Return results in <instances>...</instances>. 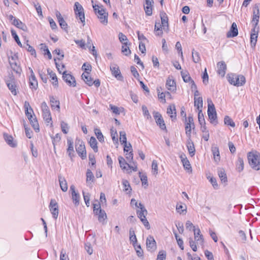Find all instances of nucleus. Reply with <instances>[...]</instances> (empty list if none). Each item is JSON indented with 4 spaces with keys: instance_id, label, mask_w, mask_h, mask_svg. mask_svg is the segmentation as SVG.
Wrapping results in <instances>:
<instances>
[{
    "instance_id": "1",
    "label": "nucleus",
    "mask_w": 260,
    "mask_h": 260,
    "mask_svg": "<svg viewBox=\"0 0 260 260\" xmlns=\"http://www.w3.org/2000/svg\"><path fill=\"white\" fill-rule=\"evenodd\" d=\"M249 164L251 167L256 170H260V153L257 151L250 152L247 154Z\"/></svg>"
},
{
    "instance_id": "2",
    "label": "nucleus",
    "mask_w": 260,
    "mask_h": 260,
    "mask_svg": "<svg viewBox=\"0 0 260 260\" xmlns=\"http://www.w3.org/2000/svg\"><path fill=\"white\" fill-rule=\"evenodd\" d=\"M227 79L231 84L236 86H243L246 81L244 76L241 75H237L232 73L227 75Z\"/></svg>"
},
{
    "instance_id": "3",
    "label": "nucleus",
    "mask_w": 260,
    "mask_h": 260,
    "mask_svg": "<svg viewBox=\"0 0 260 260\" xmlns=\"http://www.w3.org/2000/svg\"><path fill=\"white\" fill-rule=\"evenodd\" d=\"M94 12L97 15L101 23L104 25H107L108 23V13L103 8L102 6H99L98 5H92Z\"/></svg>"
},
{
    "instance_id": "4",
    "label": "nucleus",
    "mask_w": 260,
    "mask_h": 260,
    "mask_svg": "<svg viewBox=\"0 0 260 260\" xmlns=\"http://www.w3.org/2000/svg\"><path fill=\"white\" fill-rule=\"evenodd\" d=\"M208 103V115L210 122L214 125L217 124V114L214 105L213 104L212 100L210 99H207Z\"/></svg>"
},
{
    "instance_id": "5",
    "label": "nucleus",
    "mask_w": 260,
    "mask_h": 260,
    "mask_svg": "<svg viewBox=\"0 0 260 260\" xmlns=\"http://www.w3.org/2000/svg\"><path fill=\"white\" fill-rule=\"evenodd\" d=\"M75 148L78 155L82 159H84L86 158V151L84 143L83 141L76 139L75 141Z\"/></svg>"
},
{
    "instance_id": "6",
    "label": "nucleus",
    "mask_w": 260,
    "mask_h": 260,
    "mask_svg": "<svg viewBox=\"0 0 260 260\" xmlns=\"http://www.w3.org/2000/svg\"><path fill=\"white\" fill-rule=\"evenodd\" d=\"M41 108L44 120L48 123L51 122L52 121L51 113L47 103L45 102H43L41 104Z\"/></svg>"
},
{
    "instance_id": "7",
    "label": "nucleus",
    "mask_w": 260,
    "mask_h": 260,
    "mask_svg": "<svg viewBox=\"0 0 260 260\" xmlns=\"http://www.w3.org/2000/svg\"><path fill=\"white\" fill-rule=\"evenodd\" d=\"M74 11L76 17H78L82 23H83V25H84L85 16L84 9L82 6L78 2H76L75 3Z\"/></svg>"
},
{
    "instance_id": "8",
    "label": "nucleus",
    "mask_w": 260,
    "mask_h": 260,
    "mask_svg": "<svg viewBox=\"0 0 260 260\" xmlns=\"http://www.w3.org/2000/svg\"><path fill=\"white\" fill-rule=\"evenodd\" d=\"M197 239H194V241L192 238L189 239V245L193 251H197V245L198 246H203L204 239L203 235L197 236Z\"/></svg>"
},
{
    "instance_id": "9",
    "label": "nucleus",
    "mask_w": 260,
    "mask_h": 260,
    "mask_svg": "<svg viewBox=\"0 0 260 260\" xmlns=\"http://www.w3.org/2000/svg\"><path fill=\"white\" fill-rule=\"evenodd\" d=\"M6 84L12 94L16 95L17 94L16 90V81L13 76H10L6 80Z\"/></svg>"
},
{
    "instance_id": "10",
    "label": "nucleus",
    "mask_w": 260,
    "mask_h": 260,
    "mask_svg": "<svg viewBox=\"0 0 260 260\" xmlns=\"http://www.w3.org/2000/svg\"><path fill=\"white\" fill-rule=\"evenodd\" d=\"M253 15L251 23L253 27H257L259 19V10L258 4H255L253 8Z\"/></svg>"
},
{
    "instance_id": "11",
    "label": "nucleus",
    "mask_w": 260,
    "mask_h": 260,
    "mask_svg": "<svg viewBox=\"0 0 260 260\" xmlns=\"http://www.w3.org/2000/svg\"><path fill=\"white\" fill-rule=\"evenodd\" d=\"M137 214L138 217L140 219L145 228L147 230L150 229V226L149 223L146 218V215L147 214V210H144V211H143V210H138L137 211Z\"/></svg>"
},
{
    "instance_id": "12",
    "label": "nucleus",
    "mask_w": 260,
    "mask_h": 260,
    "mask_svg": "<svg viewBox=\"0 0 260 260\" xmlns=\"http://www.w3.org/2000/svg\"><path fill=\"white\" fill-rule=\"evenodd\" d=\"M49 208L53 217L55 219H56L58 216V204L55 200H51Z\"/></svg>"
},
{
    "instance_id": "13",
    "label": "nucleus",
    "mask_w": 260,
    "mask_h": 260,
    "mask_svg": "<svg viewBox=\"0 0 260 260\" xmlns=\"http://www.w3.org/2000/svg\"><path fill=\"white\" fill-rule=\"evenodd\" d=\"M110 68L112 75L118 80H123V76L120 73L119 67L117 64L114 63L111 64Z\"/></svg>"
},
{
    "instance_id": "14",
    "label": "nucleus",
    "mask_w": 260,
    "mask_h": 260,
    "mask_svg": "<svg viewBox=\"0 0 260 260\" xmlns=\"http://www.w3.org/2000/svg\"><path fill=\"white\" fill-rule=\"evenodd\" d=\"M146 247L148 251L154 252L156 249V243L153 236L149 235L146 239Z\"/></svg>"
},
{
    "instance_id": "15",
    "label": "nucleus",
    "mask_w": 260,
    "mask_h": 260,
    "mask_svg": "<svg viewBox=\"0 0 260 260\" xmlns=\"http://www.w3.org/2000/svg\"><path fill=\"white\" fill-rule=\"evenodd\" d=\"M62 78L67 84L70 86L75 87L76 82L75 78L70 74H67L66 71H63Z\"/></svg>"
},
{
    "instance_id": "16",
    "label": "nucleus",
    "mask_w": 260,
    "mask_h": 260,
    "mask_svg": "<svg viewBox=\"0 0 260 260\" xmlns=\"http://www.w3.org/2000/svg\"><path fill=\"white\" fill-rule=\"evenodd\" d=\"M153 116L155 119L156 123L159 125L160 128L162 130L166 129V124L161 115L159 112H155L153 113Z\"/></svg>"
},
{
    "instance_id": "17",
    "label": "nucleus",
    "mask_w": 260,
    "mask_h": 260,
    "mask_svg": "<svg viewBox=\"0 0 260 260\" xmlns=\"http://www.w3.org/2000/svg\"><path fill=\"white\" fill-rule=\"evenodd\" d=\"M70 190L71 191L73 202L75 206H78L80 203V194L76 191L75 187L73 185L71 186Z\"/></svg>"
},
{
    "instance_id": "18",
    "label": "nucleus",
    "mask_w": 260,
    "mask_h": 260,
    "mask_svg": "<svg viewBox=\"0 0 260 260\" xmlns=\"http://www.w3.org/2000/svg\"><path fill=\"white\" fill-rule=\"evenodd\" d=\"M160 17L161 19V26L165 31H168L169 30V23L168 18L166 13L164 12H160Z\"/></svg>"
},
{
    "instance_id": "19",
    "label": "nucleus",
    "mask_w": 260,
    "mask_h": 260,
    "mask_svg": "<svg viewBox=\"0 0 260 260\" xmlns=\"http://www.w3.org/2000/svg\"><path fill=\"white\" fill-rule=\"evenodd\" d=\"M258 31V27H253L251 30V33L250 35V44L251 47L252 48H254L256 45Z\"/></svg>"
},
{
    "instance_id": "20",
    "label": "nucleus",
    "mask_w": 260,
    "mask_h": 260,
    "mask_svg": "<svg viewBox=\"0 0 260 260\" xmlns=\"http://www.w3.org/2000/svg\"><path fill=\"white\" fill-rule=\"evenodd\" d=\"M56 16L57 18L60 27L67 32L68 24L64 20L63 18L62 17L60 13L58 11L56 12Z\"/></svg>"
},
{
    "instance_id": "21",
    "label": "nucleus",
    "mask_w": 260,
    "mask_h": 260,
    "mask_svg": "<svg viewBox=\"0 0 260 260\" xmlns=\"http://www.w3.org/2000/svg\"><path fill=\"white\" fill-rule=\"evenodd\" d=\"M217 65L218 74L221 76V77H223L225 74L226 70V65L225 63L223 61H219L217 63Z\"/></svg>"
},
{
    "instance_id": "22",
    "label": "nucleus",
    "mask_w": 260,
    "mask_h": 260,
    "mask_svg": "<svg viewBox=\"0 0 260 260\" xmlns=\"http://www.w3.org/2000/svg\"><path fill=\"white\" fill-rule=\"evenodd\" d=\"M238 34V30L237 24L235 22H233L231 25L230 31L226 34L228 38H233L236 37Z\"/></svg>"
},
{
    "instance_id": "23",
    "label": "nucleus",
    "mask_w": 260,
    "mask_h": 260,
    "mask_svg": "<svg viewBox=\"0 0 260 260\" xmlns=\"http://www.w3.org/2000/svg\"><path fill=\"white\" fill-rule=\"evenodd\" d=\"M166 88L171 91H175L176 90V83L172 79V77H168L166 83Z\"/></svg>"
},
{
    "instance_id": "24",
    "label": "nucleus",
    "mask_w": 260,
    "mask_h": 260,
    "mask_svg": "<svg viewBox=\"0 0 260 260\" xmlns=\"http://www.w3.org/2000/svg\"><path fill=\"white\" fill-rule=\"evenodd\" d=\"M153 0H145V5H144V10L145 13L148 16H151L152 14V4Z\"/></svg>"
},
{
    "instance_id": "25",
    "label": "nucleus",
    "mask_w": 260,
    "mask_h": 260,
    "mask_svg": "<svg viewBox=\"0 0 260 260\" xmlns=\"http://www.w3.org/2000/svg\"><path fill=\"white\" fill-rule=\"evenodd\" d=\"M67 144L68 145V148L67 149V153L68 154V155L70 157L71 160H73V158L74 156V150L73 142L72 140L68 139L67 140Z\"/></svg>"
},
{
    "instance_id": "26",
    "label": "nucleus",
    "mask_w": 260,
    "mask_h": 260,
    "mask_svg": "<svg viewBox=\"0 0 260 260\" xmlns=\"http://www.w3.org/2000/svg\"><path fill=\"white\" fill-rule=\"evenodd\" d=\"M181 161L183 166L185 170L191 171V167L190 164L189 160H188L186 155L184 153H182L180 155Z\"/></svg>"
},
{
    "instance_id": "27",
    "label": "nucleus",
    "mask_w": 260,
    "mask_h": 260,
    "mask_svg": "<svg viewBox=\"0 0 260 260\" xmlns=\"http://www.w3.org/2000/svg\"><path fill=\"white\" fill-rule=\"evenodd\" d=\"M50 102L52 110L56 109L58 111L60 110L59 101L56 100L53 96H50Z\"/></svg>"
},
{
    "instance_id": "28",
    "label": "nucleus",
    "mask_w": 260,
    "mask_h": 260,
    "mask_svg": "<svg viewBox=\"0 0 260 260\" xmlns=\"http://www.w3.org/2000/svg\"><path fill=\"white\" fill-rule=\"evenodd\" d=\"M25 108V112L28 119L32 118V113H34L32 109L30 106V105L28 102L25 101L24 105Z\"/></svg>"
},
{
    "instance_id": "29",
    "label": "nucleus",
    "mask_w": 260,
    "mask_h": 260,
    "mask_svg": "<svg viewBox=\"0 0 260 260\" xmlns=\"http://www.w3.org/2000/svg\"><path fill=\"white\" fill-rule=\"evenodd\" d=\"M89 74L90 73L89 72L83 73L82 75V78L86 84H87L89 86H91L93 85V80L89 76Z\"/></svg>"
},
{
    "instance_id": "30",
    "label": "nucleus",
    "mask_w": 260,
    "mask_h": 260,
    "mask_svg": "<svg viewBox=\"0 0 260 260\" xmlns=\"http://www.w3.org/2000/svg\"><path fill=\"white\" fill-rule=\"evenodd\" d=\"M167 114L170 116L172 120H174L176 119V112L175 105H171L167 108Z\"/></svg>"
},
{
    "instance_id": "31",
    "label": "nucleus",
    "mask_w": 260,
    "mask_h": 260,
    "mask_svg": "<svg viewBox=\"0 0 260 260\" xmlns=\"http://www.w3.org/2000/svg\"><path fill=\"white\" fill-rule=\"evenodd\" d=\"M12 24L17 27L24 31H25L27 29L26 25L17 18L14 19V21L12 22Z\"/></svg>"
},
{
    "instance_id": "32",
    "label": "nucleus",
    "mask_w": 260,
    "mask_h": 260,
    "mask_svg": "<svg viewBox=\"0 0 260 260\" xmlns=\"http://www.w3.org/2000/svg\"><path fill=\"white\" fill-rule=\"evenodd\" d=\"M211 150L215 162H218L220 160V154L219 149L217 146H212Z\"/></svg>"
},
{
    "instance_id": "33",
    "label": "nucleus",
    "mask_w": 260,
    "mask_h": 260,
    "mask_svg": "<svg viewBox=\"0 0 260 260\" xmlns=\"http://www.w3.org/2000/svg\"><path fill=\"white\" fill-rule=\"evenodd\" d=\"M29 87L31 89H36L38 87V81L35 75L29 77Z\"/></svg>"
},
{
    "instance_id": "34",
    "label": "nucleus",
    "mask_w": 260,
    "mask_h": 260,
    "mask_svg": "<svg viewBox=\"0 0 260 260\" xmlns=\"http://www.w3.org/2000/svg\"><path fill=\"white\" fill-rule=\"evenodd\" d=\"M59 185L60 186V188L61 190L65 192L67 191L68 190V185L67 181L64 177H62L61 176H59Z\"/></svg>"
},
{
    "instance_id": "35",
    "label": "nucleus",
    "mask_w": 260,
    "mask_h": 260,
    "mask_svg": "<svg viewBox=\"0 0 260 260\" xmlns=\"http://www.w3.org/2000/svg\"><path fill=\"white\" fill-rule=\"evenodd\" d=\"M90 147L92 148L94 152H97L98 151V147L97 146V141L94 137H91L89 141Z\"/></svg>"
},
{
    "instance_id": "36",
    "label": "nucleus",
    "mask_w": 260,
    "mask_h": 260,
    "mask_svg": "<svg viewBox=\"0 0 260 260\" xmlns=\"http://www.w3.org/2000/svg\"><path fill=\"white\" fill-rule=\"evenodd\" d=\"M9 63L13 70L17 74H20L21 72V69L18 64L16 61H14V63H12V60H9Z\"/></svg>"
},
{
    "instance_id": "37",
    "label": "nucleus",
    "mask_w": 260,
    "mask_h": 260,
    "mask_svg": "<svg viewBox=\"0 0 260 260\" xmlns=\"http://www.w3.org/2000/svg\"><path fill=\"white\" fill-rule=\"evenodd\" d=\"M194 105L197 107L198 110H202L203 107V99L201 96L194 98Z\"/></svg>"
},
{
    "instance_id": "38",
    "label": "nucleus",
    "mask_w": 260,
    "mask_h": 260,
    "mask_svg": "<svg viewBox=\"0 0 260 260\" xmlns=\"http://www.w3.org/2000/svg\"><path fill=\"white\" fill-rule=\"evenodd\" d=\"M40 49L44 52V55H47L48 56L49 59H51L52 58L51 54L45 44L42 43L40 44Z\"/></svg>"
},
{
    "instance_id": "39",
    "label": "nucleus",
    "mask_w": 260,
    "mask_h": 260,
    "mask_svg": "<svg viewBox=\"0 0 260 260\" xmlns=\"http://www.w3.org/2000/svg\"><path fill=\"white\" fill-rule=\"evenodd\" d=\"M187 147L189 154L191 156H193L194 155L195 153V148L193 142H191L190 140L188 141L187 144Z\"/></svg>"
},
{
    "instance_id": "40",
    "label": "nucleus",
    "mask_w": 260,
    "mask_h": 260,
    "mask_svg": "<svg viewBox=\"0 0 260 260\" xmlns=\"http://www.w3.org/2000/svg\"><path fill=\"white\" fill-rule=\"evenodd\" d=\"M118 160L120 167L122 169L127 170V166L128 167H131V166L125 161L124 158L123 157L119 156L118 157Z\"/></svg>"
},
{
    "instance_id": "41",
    "label": "nucleus",
    "mask_w": 260,
    "mask_h": 260,
    "mask_svg": "<svg viewBox=\"0 0 260 260\" xmlns=\"http://www.w3.org/2000/svg\"><path fill=\"white\" fill-rule=\"evenodd\" d=\"M29 120L32 126L36 132H38L39 131V125L38 122L36 119V117H33L31 119H28Z\"/></svg>"
},
{
    "instance_id": "42",
    "label": "nucleus",
    "mask_w": 260,
    "mask_h": 260,
    "mask_svg": "<svg viewBox=\"0 0 260 260\" xmlns=\"http://www.w3.org/2000/svg\"><path fill=\"white\" fill-rule=\"evenodd\" d=\"M4 137L7 144L12 147H15L16 145L13 142V138L11 136L5 134Z\"/></svg>"
},
{
    "instance_id": "43",
    "label": "nucleus",
    "mask_w": 260,
    "mask_h": 260,
    "mask_svg": "<svg viewBox=\"0 0 260 260\" xmlns=\"http://www.w3.org/2000/svg\"><path fill=\"white\" fill-rule=\"evenodd\" d=\"M96 215L98 216V220L100 222H103L107 218L106 213L103 210L100 209Z\"/></svg>"
},
{
    "instance_id": "44",
    "label": "nucleus",
    "mask_w": 260,
    "mask_h": 260,
    "mask_svg": "<svg viewBox=\"0 0 260 260\" xmlns=\"http://www.w3.org/2000/svg\"><path fill=\"white\" fill-rule=\"evenodd\" d=\"M237 169L238 172H240L244 169V161L243 158L239 157L236 164Z\"/></svg>"
},
{
    "instance_id": "45",
    "label": "nucleus",
    "mask_w": 260,
    "mask_h": 260,
    "mask_svg": "<svg viewBox=\"0 0 260 260\" xmlns=\"http://www.w3.org/2000/svg\"><path fill=\"white\" fill-rule=\"evenodd\" d=\"M122 183L123 186V190L127 191V193L131 192L132 188L131 187L129 182L125 179H123Z\"/></svg>"
},
{
    "instance_id": "46",
    "label": "nucleus",
    "mask_w": 260,
    "mask_h": 260,
    "mask_svg": "<svg viewBox=\"0 0 260 260\" xmlns=\"http://www.w3.org/2000/svg\"><path fill=\"white\" fill-rule=\"evenodd\" d=\"M121 52L126 56L131 54V50L128 46V43H123L121 48Z\"/></svg>"
},
{
    "instance_id": "47",
    "label": "nucleus",
    "mask_w": 260,
    "mask_h": 260,
    "mask_svg": "<svg viewBox=\"0 0 260 260\" xmlns=\"http://www.w3.org/2000/svg\"><path fill=\"white\" fill-rule=\"evenodd\" d=\"M192 57L194 62L198 63L200 60V54L198 52L193 49L192 50Z\"/></svg>"
},
{
    "instance_id": "48",
    "label": "nucleus",
    "mask_w": 260,
    "mask_h": 260,
    "mask_svg": "<svg viewBox=\"0 0 260 260\" xmlns=\"http://www.w3.org/2000/svg\"><path fill=\"white\" fill-rule=\"evenodd\" d=\"M94 133L99 141L101 142H104V138L101 130L99 128H95Z\"/></svg>"
},
{
    "instance_id": "49",
    "label": "nucleus",
    "mask_w": 260,
    "mask_h": 260,
    "mask_svg": "<svg viewBox=\"0 0 260 260\" xmlns=\"http://www.w3.org/2000/svg\"><path fill=\"white\" fill-rule=\"evenodd\" d=\"M86 175L87 183H89V182H92L93 181L94 176L90 170L87 169Z\"/></svg>"
},
{
    "instance_id": "50",
    "label": "nucleus",
    "mask_w": 260,
    "mask_h": 260,
    "mask_svg": "<svg viewBox=\"0 0 260 260\" xmlns=\"http://www.w3.org/2000/svg\"><path fill=\"white\" fill-rule=\"evenodd\" d=\"M224 124L234 127L235 126V123L233 120L228 116H225L224 119Z\"/></svg>"
},
{
    "instance_id": "51",
    "label": "nucleus",
    "mask_w": 260,
    "mask_h": 260,
    "mask_svg": "<svg viewBox=\"0 0 260 260\" xmlns=\"http://www.w3.org/2000/svg\"><path fill=\"white\" fill-rule=\"evenodd\" d=\"M198 111V119L199 123L201 125H205L206 124V122L202 110H199Z\"/></svg>"
},
{
    "instance_id": "52",
    "label": "nucleus",
    "mask_w": 260,
    "mask_h": 260,
    "mask_svg": "<svg viewBox=\"0 0 260 260\" xmlns=\"http://www.w3.org/2000/svg\"><path fill=\"white\" fill-rule=\"evenodd\" d=\"M181 76L185 82H191L192 80L189 75L186 72H181Z\"/></svg>"
},
{
    "instance_id": "53",
    "label": "nucleus",
    "mask_w": 260,
    "mask_h": 260,
    "mask_svg": "<svg viewBox=\"0 0 260 260\" xmlns=\"http://www.w3.org/2000/svg\"><path fill=\"white\" fill-rule=\"evenodd\" d=\"M193 128V126L189 123H186L185 122V133L187 136L190 139L191 137V128Z\"/></svg>"
},
{
    "instance_id": "54",
    "label": "nucleus",
    "mask_w": 260,
    "mask_h": 260,
    "mask_svg": "<svg viewBox=\"0 0 260 260\" xmlns=\"http://www.w3.org/2000/svg\"><path fill=\"white\" fill-rule=\"evenodd\" d=\"M218 175L222 182H226L227 181L226 175L224 171L221 170L218 171Z\"/></svg>"
},
{
    "instance_id": "55",
    "label": "nucleus",
    "mask_w": 260,
    "mask_h": 260,
    "mask_svg": "<svg viewBox=\"0 0 260 260\" xmlns=\"http://www.w3.org/2000/svg\"><path fill=\"white\" fill-rule=\"evenodd\" d=\"M119 141L121 144H126V143L127 142L126 133L125 132L121 131L120 132Z\"/></svg>"
},
{
    "instance_id": "56",
    "label": "nucleus",
    "mask_w": 260,
    "mask_h": 260,
    "mask_svg": "<svg viewBox=\"0 0 260 260\" xmlns=\"http://www.w3.org/2000/svg\"><path fill=\"white\" fill-rule=\"evenodd\" d=\"M32 4L38 13V15L42 17L43 14L41 5L38 3H35V2H33Z\"/></svg>"
},
{
    "instance_id": "57",
    "label": "nucleus",
    "mask_w": 260,
    "mask_h": 260,
    "mask_svg": "<svg viewBox=\"0 0 260 260\" xmlns=\"http://www.w3.org/2000/svg\"><path fill=\"white\" fill-rule=\"evenodd\" d=\"M119 40L120 42L123 43H128V40L126 36L122 32H120L118 35Z\"/></svg>"
},
{
    "instance_id": "58",
    "label": "nucleus",
    "mask_w": 260,
    "mask_h": 260,
    "mask_svg": "<svg viewBox=\"0 0 260 260\" xmlns=\"http://www.w3.org/2000/svg\"><path fill=\"white\" fill-rule=\"evenodd\" d=\"M152 172L153 174H157L158 173V165L156 160H153L152 162Z\"/></svg>"
},
{
    "instance_id": "59",
    "label": "nucleus",
    "mask_w": 260,
    "mask_h": 260,
    "mask_svg": "<svg viewBox=\"0 0 260 260\" xmlns=\"http://www.w3.org/2000/svg\"><path fill=\"white\" fill-rule=\"evenodd\" d=\"M60 126H61V131L64 134H66L68 133L69 126H68V124L67 123L62 121L60 123Z\"/></svg>"
},
{
    "instance_id": "60",
    "label": "nucleus",
    "mask_w": 260,
    "mask_h": 260,
    "mask_svg": "<svg viewBox=\"0 0 260 260\" xmlns=\"http://www.w3.org/2000/svg\"><path fill=\"white\" fill-rule=\"evenodd\" d=\"M52 140V144L54 146V148H55V145L60 141V136L58 134H57L55 135V136L51 137Z\"/></svg>"
},
{
    "instance_id": "61",
    "label": "nucleus",
    "mask_w": 260,
    "mask_h": 260,
    "mask_svg": "<svg viewBox=\"0 0 260 260\" xmlns=\"http://www.w3.org/2000/svg\"><path fill=\"white\" fill-rule=\"evenodd\" d=\"M111 131V136L112 137V139L113 141H118V135L117 133V131L116 129L114 128L113 127L111 128L110 129Z\"/></svg>"
},
{
    "instance_id": "62",
    "label": "nucleus",
    "mask_w": 260,
    "mask_h": 260,
    "mask_svg": "<svg viewBox=\"0 0 260 260\" xmlns=\"http://www.w3.org/2000/svg\"><path fill=\"white\" fill-rule=\"evenodd\" d=\"M11 34H12V35L15 41L17 43V44L20 47H22V45L21 42L20 41L19 37H18V35L16 34V32L14 30H11Z\"/></svg>"
},
{
    "instance_id": "63",
    "label": "nucleus",
    "mask_w": 260,
    "mask_h": 260,
    "mask_svg": "<svg viewBox=\"0 0 260 260\" xmlns=\"http://www.w3.org/2000/svg\"><path fill=\"white\" fill-rule=\"evenodd\" d=\"M166 257V253L165 251L161 250L158 252L157 256V260H165Z\"/></svg>"
},
{
    "instance_id": "64",
    "label": "nucleus",
    "mask_w": 260,
    "mask_h": 260,
    "mask_svg": "<svg viewBox=\"0 0 260 260\" xmlns=\"http://www.w3.org/2000/svg\"><path fill=\"white\" fill-rule=\"evenodd\" d=\"M75 43L78 45L80 47H81L82 49L85 48V42L83 40H75Z\"/></svg>"
}]
</instances>
